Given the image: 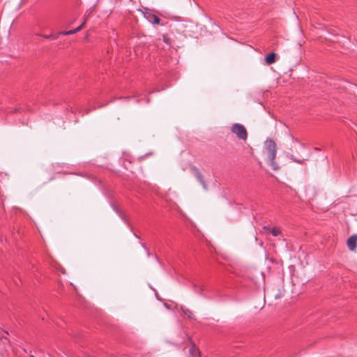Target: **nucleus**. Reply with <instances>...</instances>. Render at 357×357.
Masks as SVG:
<instances>
[{"label":"nucleus","instance_id":"7","mask_svg":"<svg viewBox=\"0 0 357 357\" xmlns=\"http://www.w3.org/2000/svg\"><path fill=\"white\" fill-rule=\"evenodd\" d=\"M191 169L192 170L195 176H196V178L202 185L203 188L204 189H206V185L203 179V176H202V174L199 172V169L195 166L192 167Z\"/></svg>","mask_w":357,"mask_h":357},{"label":"nucleus","instance_id":"9","mask_svg":"<svg viewBox=\"0 0 357 357\" xmlns=\"http://www.w3.org/2000/svg\"><path fill=\"white\" fill-rule=\"evenodd\" d=\"M276 54L275 53H271L265 57V61L268 64H272L275 61Z\"/></svg>","mask_w":357,"mask_h":357},{"label":"nucleus","instance_id":"8","mask_svg":"<svg viewBox=\"0 0 357 357\" xmlns=\"http://www.w3.org/2000/svg\"><path fill=\"white\" fill-rule=\"evenodd\" d=\"M264 229L270 231L273 236H278L280 234V229L277 227L270 228L265 226Z\"/></svg>","mask_w":357,"mask_h":357},{"label":"nucleus","instance_id":"2","mask_svg":"<svg viewBox=\"0 0 357 357\" xmlns=\"http://www.w3.org/2000/svg\"><path fill=\"white\" fill-rule=\"evenodd\" d=\"M231 131L236 135V136L243 141H245L248 137V132L245 128L240 123H234L231 127Z\"/></svg>","mask_w":357,"mask_h":357},{"label":"nucleus","instance_id":"15","mask_svg":"<svg viewBox=\"0 0 357 357\" xmlns=\"http://www.w3.org/2000/svg\"><path fill=\"white\" fill-rule=\"evenodd\" d=\"M31 357H34L33 356H31Z\"/></svg>","mask_w":357,"mask_h":357},{"label":"nucleus","instance_id":"12","mask_svg":"<svg viewBox=\"0 0 357 357\" xmlns=\"http://www.w3.org/2000/svg\"><path fill=\"white\" fill-rule=\"evenodd\" d=\"M162 40L167 45H170L171 39L167 36L162 35Z\"/></svg>","mask_w":357,"mask_h":357},{"label":"nucleus","instance_id":"13","mask_svg":"<svg viewBox=\"0 0 357 357\" xmlns=\"http://www.w3.org/2000/svg\"><path fill=\"white\" fill-rule=\"evenodd\" d=\"M1 341L2 342L3 346H5L9 342L8 340L6 337H1Z\"/></svg>","mask_w":357,"mask_h":357},{"label":"nucleus","instance_id":"14","mask_svg":"<svg viewBox=\"0 0 357 357\" xmlns=\"http://www.w3.org/2000/svg\"><path fill=\"white\" fill-rule=\"evenodd\" d=\"M45 37L47 38H51V36H45Z\"/></svg>","mask_w":357,"mask_h":357},{"label":"nucleus","instance_id":"6","mask_svg":"<svg viewBox=\"0 0 357 357\" xmlns=\"http://www.w3.org/2000/svg\"><path fill=\"white\" fill-rule=\"evenodd\" d=\"M291 140L293 142V145L291 146V151L294 152V151L298 152V151L305 150L304 145L298 142V140L296 138H294L293 136H291Z\"/></svg>","mask_w":357,"mask_h":357},{"label":"nucleus","instance_id":"11","mask_svg":"<svg viewBox=\"0 0 357 357\" xmlns=\"http://www.w3.org/2000/svg\"><path fill=\"white\" fill-rule=\"evenodd\" d=\"M182 311L183 312V314L186 316H188L189 318L192 319V313L191 312V311H190L189 310L186 309V310H184L182 308Z\"/></svg>","mask_w":357,"mask_h":357},{"label":"nucleus","instance_id":"1","mask_svg":"<svg viewBox=\"0 0 357 357\" xmlns=\"http://www.w3.org/2000/svg\"><path fill=\"white\" fill-rule=\"evenodd\" d=\"M265 153L267 155V161L271 169L277 171L280 169V166L275 162L277 155L276 143L272 139H267L264 142Z\"/></svg>","mask_w":357,"mask_h":357},{"label":"nucleus","instance_id":"10","mask_svg":"<svg viewBox=\"0 0 357 357\" xmlns=\"http://www.w3.org/2000/svg\"><path fill=\"white\" fill-rule=\"evenodd\" d=\"M291 159L298 164H303L305 160H307V159H296V158H294L293 154L291 156Z\"/></svg>","mask_w":357,"mask_h":357},{"label":"nucleus","instance_id":"3","mask_svg":"<svg viewBox=\"0 0 357 357\" xmlns=\"http://www.w3.org/2000/svg\"><path fill=\"white\" fill-rule=\"evenodd\" d=\"M348 248L351 251H356L357 248V234H353L347 241Z\"/></svg>","mask_w":357,"mask_h":357},{"label":"nucleus","instance_id":"5","mask_svg":"<svg viewBox=\"0 0 357 357\" xmlns=\"http://www.w3.org/2000/svg\"><path fill=\"white\" fill-rule=\"evenodd\" d=\"M144 17L153 24H160V19L154 14L151 13H143Z\"/></svg>","mask_w":357,"mask_h":357},{"label":"nucleus","instance_id":"4","mask_svg":"<svg viewBox=\"0 0 357 357\" xmlns=\"http://www.w3.org/2000/svg\"><path fill=\"white\" fill-rule=\"evenodd\" d=\"M91 13H92V11H90V12L89 13V14L87 15V16H86V17H85V18H84V20L83 22H82V23L81 24V25H79L78 27H77L76 29H73V30H71V31L62 32L61 33H62V34H63V35H66V36H68V35H70V34L76 33H77L78 31H81V30L84 28V25H85V24H86V20H87L88 17L91 15Z\"/></svg>","mask_w":357,"mask_h":357}]
</instances>
